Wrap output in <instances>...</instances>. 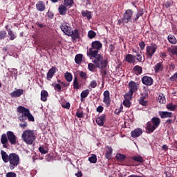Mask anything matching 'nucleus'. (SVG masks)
Masks as SVG:
<instances>
[{
  "label": "nucleus",
  "instance_id": "nucleus-17",
  "mask_svg": "<svg viewBox=\"0 0 177 177\" xmlns=\"http://www.w3.org/2000/svg\"><path fill=\"white\" fill-rule=\"evenodd\" d=\"M158 114L160 118H172L174 117V113L169 111H159Z\"/></svg>",
  "mask_w": 177,
  "mask_h": 177
},
{
  "label": "nucleus",
  "instance_id": "nucleus-18",
  "mask_svg": "<svg viewBox=\"0 0 177 177\" xmlns=\"http://www.w3.org/2000/svg\"><path fill=\"white\" fill-rule=\"evenodd\" d=\"M68 37H71L73 41H77L80 38V31L78 29H75L73 30H71V35H68Z\"/></svg>",
  "mask_w": 177,
  "mask_h": 177
},
{
  "label": "nucleus",
  "instance_id": "nucleus-64",
  "mask_svg": "<svg viewBox=\"0 0 177 177\" xmlns=\"http://www.w3.org/2000/svg\"><path fill=\"white\" fill-rule=\"evenodd\" d=\"M75 176L77 177H82V172L78 171L77 173H75Z\"/></svg>",
  "mask_w": 177,
  "mask_h": 177
},
{
  "label": "nucleus",
  "instance_id": "nucleus-60",
  "mask_svg": "<svg viewBox=\"0 0 177 177\" xmlns=\"http://www.w3.org/2000/svg\"><path fill=\"white\" fill-rule=\"evenodd\" d=\"M101 70V74L102 77H105V75H107V71H106V68L100 69Z\"/></svg>",
  "mask_w": 177,
  "mask_h": 177
},
{
  "label": "nucleus",
  "instance_id": "nucleus-16",
  "mask_svg": "<svg viewBox=\"0 0 177 177\" xmlns=\"http://www.w3.org/2000/svg\"><path fill=\"white\" fill-rule=\"evenodd\" d=\"M67 6L63 4H60L58 7V12L61 16H64L67 13L68 9H67Z\"/></svg>",
  "mask_w": 177,
  "mask_h": 177
},
{
  "label": "nucleus",
  "instance_id": "nucleus-21",
  "mask_svg": "<svg viewBox=\"0 0 177 177\" xmlns=\"http://www.w3.org/2000/svg\"><path fill=\"white\" fill-rule=\"evenodd\" d=\"M23 93H24V91L23 89L19 88L10 93V95L11 97H20Z\"/></svg>",
  "mask_w": 177,
  "mask_h": 177
},
{
  "label": "nucleus",
  "instance_id": "nucleus-6",
  "mask_svg": "<svg viewBox=\"0 0 177 177\" xmlns=\"http://www.w3.org/2000/svg\"><path fill=\"white\" fill-rule=\"evenodd\" d=\"M17 110L19 114H21L18 117L19 121L21 122H26L27 120L28 109L24 106H19L17 107Z\"/></svg>",
  "mask_w": 177,
  "mask_h": 177
},
{
  "label": "nucleus",
  "instance_id": "nucleus-26",
  "mask_svg": "<svg viewBox=\"0 0 177 177\" xmlns=\"http://www.w3.org/2000/svg\"><path fill=\"white\" fill-rule=\"evenodd\" d=\"M48 96H49V94L48 93V91H46V90H42L41 91V102H46V100H48Z\"/></svg>",
  "mask_w": 177,
  "mask_h": 177
},
{
  "label": "nucleus",
  "instance_id": "nucleus-59",
  "mask_svg": "<svg viewBox=\"0 0 177 177\" xmlns=\"http://www.w3.org/2000/svg\"><path fill=\"white\" fill-rule=\"evenodd\" d=\"M76 117H77V118H84V112H77Z\"/></svg>",
  "mask_w": 177,
  "mask_h": 177
},
{
  "label": "nucleus",
  "instance_id": "nucleus-61",
  "mask_svg": "<svg viewBox=\"0 0 177 177\" xmlns=\"http://www.w3.org/2000/svg\"><path fill=\"white\" fill-rule=\"evenodd\" d=\"M145 12H143V10H139L136 14L137 16H138L139 17H140L141 16H143V14Z\"/></svg>",
  "mask_w": 177,
  "mask_h": 177
},
{
  "label": "nucleus",
  "instance_id": "nucleus-63",
  "mask_svg": "<svg viewBox=\"0 0 177 177\" xmlns=\"http://www.w3.org/2000/svg\"><path fill=\"white\" fill-rule=\"evenodd\" d=\"M47 16H48V17H49L50 19H53V16H54L53 12L48 11V12H47Z\"/></svg>",
  "mask_w": 177,
  "mask_h": 177
},
{
  "label": "nucleus",
  "instance_id": "nucleus-56",
  "mask_svg": "<svg viewBox=\"0 0 177 177\" xmlns=\"http://www.w3.org/2000/svg\"><path fill=\"white\" fill-rule=\"evenodd\" d=\"M23 122L24 123H20L19 124V127L22 129H26V128H27V127L28 126V124L27 123V122Z\"/></svg>",
  "mask_w": 177,
  "mask_h": 177
},
{
  "label": "nucleus",
  "instance_id": "nucleus-25",
  "mask_svg": "<svg viewBox=\"0 0 177 177\" xmlns=\"http://www.w3.org/2000/svg\"><path fill=\"white\" fill-rule=\"evenodd\" d=\"M150 122H151V123L155 127H156V128H158V127H160V124H161V120L160 119V118H157V117L152 118Z\"/></svg>",
  "mask_w": 177,
  "mask_h": 177
},
{
  "label": "nucleus",
  "instance_id": "nucleus-28",
  "mask_svg": "<svg viewBox=\"0 0 177 177\" xmlns=\"http://www.w3.org/2000/svg\"><path fill=\"white\" fill-rule=\"evenodd\" d=\"M84 59V55L82 54H77L75 57V62L76 64H81L82 63V59Z\"/></svg>",
  "mask_w": 177,
  "mask_h": 177
},
{
  "label": "nucleus",
  "instance_id": "nucleus-13",
  "mask_svg": "<svg viewBox=\"0 0 177 177\" xmlns=\"http://www.w3.org/2000/svg\"><path fill=\"white\" fill-rule=\"evenodd\" d=\"M57 71V68L55 66H52L51 68L49 69L47 73V80L48 81H50L52 78H53V75Z\"/></svg>",
  "mask_w": 177,
  "mask_h": 177
},
{
  "label": "nucleus",
  "instance_id": "nucleus-49",
  "mask_svg": "<svg viewBox=\"0 0 177 177\" xmlns=\"http://www.w3.org/2000/svg\"><path fill=\"white\" fill-rule=\"evenodd\" d=\"M136 58L137 62H139V63H142V62H145V59H143V58L142 57V55L140 54H137L136 55Z\"/></svg>",
  "mask_w": 177,
  "mask_h": 177
},
{
  "label": "nucleus",
  "instance_id": "nucleus-22",
  "mask_svg": "<svg viewBox=\"0 0 177 177\" xmlns=\"http://www.w3.org/2000/svg\"><path fill=\"white\" fill-rule=\"evenodd\" d=\"M36 9L39 12H44L45 9H46V7L45 6V3L42 1H39L36 3Z\"/></svg>",
  "mask_w": 177,
  "mask_h": 177
},
{
  "label": "nucleus",
  "instance_id": "nucleus-37",
  "mask_svg": "<svg viewBox=\"0 0 177 177\" xmlns=\"http://www.w3.org/2000/svg\"><path fill=\"white\" fill-rule=\"evenodd\" d=\"M88 161L91 162V164H96L97 162V158L96 155L93 154L92 156L88 158Z\"/></svg>",
  "mask_w": 177,
  "mask_h": 177
},
{
  "label": "nucleus",
  "instance_id": "nucleus-44",
  "mask_svg": "<svg viewBox=\"0 0 177 177\" xmlns=\"http://www.w3.org/2000/svg\"><path fill=\"white\" fill-rule=\"evenodd\" d=\"M133 95V93H131V91H129L127 93H126L124 96L125 100H131L132 95Z\"/></svg>",
  "mask_w": 177,
  "mask_h": 177
},
{
  "label": "nucleus",
  "instance_id": "nucleus-8",
  "mask_svg": "<svg viewBox=\"0 0 177 177\" xmlns=\"http://www.w3.org/2000/svg\"><path fill=\"white\" fill-rule=\"evenodd\" d=\"M157 48H158V46L156 44H151L150 46H147L146 52L147 56L149 57H153V55H154V53H156L157 50Z\"/></svg>",
  "mask_w": 177,
  "mask_h": 177
},
{
  "label": "nucleus",
  "instance_id": "nucleus-32",
  "mask_svg": "<svg viewBox=\"0 0 177 177\" xmlns=\"http://www.w3.org/2000/svg\"><path fill=\"white\" fill-rule=\"evenodd\" d=\"M64 78L67 82H71L73 81V74L70 73V72H66L64 74Z\"/></svg>",
  "mask_w": 177,
  "mask_h": 177
},
{
  "label": "nucleus",
  "instance_id": "nucleus-43",
  "mask_svg": "<svg viewBox=\"0 0 177 177\" xmlns=\"http://www.w3.org/2000/svg\"><path fill=\"white\" fill-rule=\"evenodd\" d=\"M132 160H134V161H136L137 162H143V158L140 156H133Z\"/></svg>",
  "mask_w": 177,
  "mask_h": 177
},
{
  "label": "nucleus",
  "instance_id": "nucleus-46",
  "mask_svg": "<svg viewBox=\"0 0 177 177\" xmlns=\"http://www.w3.org/2000/svg\"><path fill=\"white\" fill-rule=\"evenodd\" d=\"M115 158L117 160H120V161H124V160H125L126 157H125V155H122L121 153H117L115 156Z\"/></svg>",
  "mask_w": 177,
  "mask_h": 177
},
{
  "label": "nucleus",
  "instance_id": "nucleus-20",
  "mask_svg": "<svg viewBox=\"0 0 177 177\" xmlns=\"http://www.w3.org/2000/svg\"><path fill=\"white\" fill-rule=\"evenodd\" d=\"M129 91L131 93H133L134 92H136V91H138V84H136V82L133 81H131L129 83Z\"/></svg>",
  "mask_w": 177,
  "mask_h": 177
},
{
  "label": "nucleus",
  "instance_id": "nucleus-12",
  "mask_svg": "<svg viewBox=\"0 0 177 177\" xmlns=\"http://www.w3.org/2000/svg\"><path fill=\"white\" fill-rule=\"evenodd\" d=\"M142 82L144 85H147V86H151L153 85V78L149 76H144L142 78Z\"/></svg>",
  "mask_w": 177,
  "mask_h": 177
},
{
  "label": "nucleus",
  "instance_id": "nucleus-29",
  "mask_svg": "<svg viewBox=\"0 0 177 177\" xmlns=\"http://www.w3.org/2000/svg\"><path fill=\"white\" fill-rule=\"evenodd\" d=\"M82 15L83 17H86L88 20H91V19H92V12L89 10H82Z\"/></svg>",
  "mask_w": 177,
  "mask_h": 177
},
{
  "label": "nucleus",
  "instance_id": "nucleus-35",
  "mask_svg": "<svg viewBox=\"0 0 177 177\" xmlns=\"http://www.w3.org/2000/svg\"><path fill=\"white\" fill-rule=\"evenodd\" d=\"M89 95V90L86 89L83 91L80 94L81 100L82 101L83 99H85V97H87Z\"/></svg>",
  "mask_w": 177,
  "mask_h": 177
},
{
  "label": "nucleus",
  "instance_id": "nucleus-55",
  "mask_svg": "<svg viewBox=\"0 0 177 177\" xmlns=\"http://www.w3.org/2000/svg\"><path fill=\"white\" fill-rule=\"evenodd\" d=\"M80 78H82L83 80H86L88 78V77L86 76V73H85L84 71H81L80 73Z\"/></svg>",
  "mask_w": 177,
  "mask_h": 177
},
{
  "label": "nucleus",
  "instance_id": "nucleus-42",
  "mask_svg": "<svg viewBox=\"0 0 177 177\" xmlns=\"http://www.w3.org/2000/svg\"><path fill=\"white\" fill-rule=\"evenodd\" d=\"M8 35L10 36V41H13L14 39H16V35L13 33V31H12V30L8 29Z\"/></svg>",
  "mask_w": 177,
  "mask_h": 177
},
{
  "label": "nucleus",
  "instance_id": "nucleus-33",
  "mask_svg": "<svg viewBox=\"0 0 177 177\" xmlns=\"http://www.w3.org/2000/svg\"><path fill=\"white\" fill-rule=\"evenodd\" d=\"M63 4L68 8H73L74 6V0H64Z\"/></svg>",
  "mask_w": 177,
  "mask_h": 177
},
{
  "label": "nucleus",
  "instance_id": "nucleus-14",
  "mask_svg": "<svg viewBox=\"0 0 177 177\" xmlns=\"http://www.w3.org/2000/svg\"><path fill=\"white\" fill-rule=\"evenodd\" d=\"M143 133V131L140 128L135 129L133 131L131 132V138H139Z\"/></svg>",
  "mask_w": 177,
  "mask_h": 177
},
{
  "label": "nucleus",
  "instance_id": "nucleus-57",
  "mask_svg": "<svg viewBox=\"0 0 177 177\" xmlns=\"http://www.w3.org/2000/svg\"><path fill=\"white\" fill-rule=\"evenodd\" d=\"M62 106L64 109L68 110V109H70V102L62 103Z\"/></svg>",
  "mask_w": 177,
  "mask_h": 177
},
{
  "label": "nucleus",
  "instance_id": "nucleus-31",
  "mask_svg": "<svg viewBox=\"0 0 177 177\" xmlns=\"http://www.w3.org/2000/svg\"><path fill=\"white\" fill-rule=\"evenodd\" d=\"M106 149H108V150L105 153V156H106V158L109 159L111 157V155L113 154V148H111V147L110 146H107Z\"/></svg>",
  "mask_w": 177,
  "mask_h": 177
},
{
  "label": "nucleus",
  "instance_id": "nucleus-53",
  "mask_svg": "<svg viewBox=\"0 0 177 177\" xmlns=\"http://www.w3.org/2000/svg\"><path fill=\"white\" fill-rule=\"evenodd\" d=\"M123 105L126 107H131V100H124L123 101Z\"/></svg>",
  "mask_w": 177,
  "mask_h": 177
},
{
  "label": "nucleus",
  "instance_id": "nucleus-62",
  "mask_svg": "<svg viewBox=\"0 0 177 177\" xmlns=\"http://www.w3.org/2000/svg\"><path fill=\"white\" fill-rule=\"evenodd\" d=\"M103 110H104V108H103V106H99L97 108V113H102V112H103Z\"/></svg>",
  "mask_w": 177,
  "mask_h": 177
},
{
  "label": "nucleus",
  "instance_id": "nucleus-11",
  "mask_svg": "<svg viewBox=\"0 0 177 177\" xmlns=\"http://www.w3.org/2000/svg\"><path fill=\"white\" fill-rule=\"evenodd\" d=\"M153 70L156 74H158V73H161V71H164V64L162 62H158L153 66Z\"/></svg>",
  "mask_w": 177,
  "mask_h": 177
},
{
  "label": "nucleus",
  "instance_id": "nucleus-24",
  "mask_svg": "<svg viewBox=\"0 0 177 177\" xmlns=\"http://www.w3.org/2000/svg\"><path fill=\"white\" fill-rule=\"evenodd\" d=\"M1 156L3 162L6 163L9 162V160L10 158V154L8 155V153H6V151L1 150Z\"/></svg>",
  "mask_w": 177,
  "mask_h": 177
},
{
  "label": "nucleus",
  "instance_id": "nucleus-50",
  "mask_svg": "<svg viewBox=\"0 0 177 177\" xmlns=\"http://www.w3.org/2000/svg\"><path fill=\"white\" fill-rule=\"evenodd\" d=\"M39 151H40L41 154H48V150L45 149L44 147H39Z\"/></svg>",
  "mask_w": 177,
  "mask_h": 177
},
{
  "label": "nucleus",
  "instance_id": "nucleus-7",
  "mask_svg": "<svg viewBox=\"0 0 177 177\" xmlns=\"http://www.w3.org/2000/svg\"><path fill=\"white\" fill-rule=\"evenodd\" d=\"M60 28L65 35H71V25L68 22H62L60 25Z\"/></svg>",
  "mask_w": 177,
  "mask_h": 177
},
{
  "label": "nucleus",
  "instance_id": "nucleus-45",
  "mask_svg": "<svg viewBox=\"0 0 177 177\" xmlns=\"http://www.w3.org/2000/svg\"><path fill=\"white\" fill-rule=\"evenodd\" d=\"M27 118L28 121H32L34 122L35 120L34 119V116L30 113V109H28V114H27Z\"/></svg>",
  "mask_w": 177,
  "mask_h": 177
},
{
  "label": "nucleus",
  "instance_id": "nucleus-19",
  "mask_svg": "<svg viewBox=\"0 0 177 177\" xmlns=\"http://www.w3.org/2000/svg\"><path fill=\"white\" fill-rule=\"evenodd\" d=\"M156 129H157V127L151 122H147L146 124V130L148 131L149 133L154 132Z\"/></svg>",
  "mask_w": 177,
  "mask_h": 177
},
{
  "label": "nucleus",
  "instance_id": "nucleus-52",
  "mask_svg": "<svg viewBox=\"0 0 177 177\" xmlns=\"http://www.w3.org/2000/svg\"><path fill=\"white\" fill-rule=\"evenodd\" d=\"M6 38V31L1 30L0 31V39H5Z\"/></svg>",
  "mask_w": 177,
  "mask_h": 177
},
{
  "label": "nucleus",
  "instance_id": "nucleus-23",
  "mask_svg": "<svg viewBox=\"0 0 177 177\" xmlns=\"http://www.w3.org/2000/svg\"><path fill=\"white\" fill-rule=\"evenodd\" d=\"M124 59L126 62H127V63L133 64L136 62V56L132 55L131 54H127Z\"/></svg>",
  "mask_w": 177,
  "mask_h": 177
},
{
  "label": "nucleus",
  "instance_id": "nucleus-3",
  "mask_svg": "<svg viewBox=\"0 0 177 177\" xmlns=\"http://www.w3.org/2000/svg\"><path fill=\"white\" fill-rule=\"evenodd\" d=\"M21 138L26 145H32L37 139V134L34 130H26L23 132Z\"/></svg>",
  "mask_w": 177,
  "mask_h": 177
},
{
  "label": "nucleus",
  "instance_id": "nucleus-48",
  "mask_svg": "<svg viewBox=\"0 0 177 177\" xmlns=\"http://www.w3.org/2000/svg\"><path fill=\"white\" fill-rule=\"evenodd\" d=\"M97 86V82L96 80H93L90 82L89 88H96Z\"/></svg>",
  "mask_w": 177,
  "mask_h": 177
},
{
  "label": "nucleus",
  "instance_id": "nucleus-58",
  "mask_svg": "<svg viewBox=\"0 0 177 177\" xmlns=\"http://www.w3.org/2000/svg\"><path fill=\"white\" fill-rule=\"evenodd\" d=\"M139 46L141 50H143L146 46V44L145 43V41H142L139 43Z\"/></svg>",
  "mask_w": 177,
  "mask_h": 177
},
{
  "label": "nucleus",
  "instance_id": "nucleus-47",
  "mask_svg": "<svg viewBox=\"0 0 177 177\" xmlns=\"http://www.w3.org/2000/svg\"><path fill=\"white\" fill-rule=\"evenodd\" d=\"M140 104L142 106H147V101L145 100V97H141L139 100Z\"/></svg>",
  "mask_w": 177,
  "mask_h": 177
},
{
  "label": "nucleus",
  "instance_id": "nucleus-34",
  "mask_svg": "<svg viewBox=\"0 0 177 177\" xmlns=\"http://www.w3.org/2000/svg\"><path fill=\"white\" fill-rule=\"evenodd\" d=\"M133 70L136 72L137 75L142 74V73L143 71L142 66H138V65H136V66H134Z\"/></svg>",
  "mask_w": 177,
  "mask_h": 177
},
{
  "label": "nucleus",
  "instance_id": "nucleus-4",
  "mask_svg": "<svg viewBox=\"0 0 177 177\" xmlns=\"http://www.w3.org/2000/svg\"><path fill=\"white\" fill-rule=\"evenodd\" d=\"M103 48V44L100 41H94L91 43V48L87 50V56H93L95 55H99V50H101Z\"/></svg>",
  "mask_w": 177,
  "mask_h": 177
},
{
  "label": "nucleus",
  "instance_id": "nucleus-36",
  "mask_svg": "<svg viewBox=\"0 0 177 177\" xmlns=\"http://www.w3.org/2000/svg\"><path fill=\"white\" fill-rule=\"evenodd\" d=\"M73 88L74 89H80V82L77 77H75L73 79Z\"/></svg>",
  "mask_w": 177,
  "mask_h": 177
},
{
  "label": "nucleus",
  "instance_id": "nucleus-15",
  "mask_svg": "<svg viewBox=\"0 0 177 177\" xmlns=\"http://www.w3.org/2000/svg\"><path fill=\"white\" fill-rule=\"evenodd\" d=\"M105 121H106V115L102 114L96 118L95 122L99 125V127H103L104 125Z\"/></svg>",
  "mask_w": 177,
  "mask_h": 177
},
{
  "label": "nucleus",
  "instance_id": "nucleus-5",
  "mask_svg": "<svg viewBox=\"0 0 177 177\" xmlns=\"http://www.w3.org/2000/svg\"><path fill=\"white\" fill-rule=\"evenodd\" d=\"M8 162L10 169L13 170L20 164V157L15 153H10Z\"/></svg>",
  "mask_w": 177,
  "mask_h": 177
},
{
  "label": "nucleus",
  "instance_id": "nucleus-38",
  "mask_svg": "<svg viewBox=\"0 0 177 177\" xmlns=\"http://www.w3.org/2000/svg\"><path fill=\"white\" fill-rule=\"evenodd\" d=\"M52 86H53L54 89L57 92H62V86L60 84L53 83Z\"/></svg>",
  "mask_w": 177,
  "mask_h": 177
},
{
  "label": "nucleus",
  "instance_id": "nucleus-51",
  "mask_svg": "<svg viewBox=\"0 0 177 177\" xmlns=\"http://www.w3.org/2000/svg\"><path fill=\"white\" fill-rule=\"evenodd\" d=\"M169 52H170V53H171V55H177V46H174L173 47V48H171V49H170V50H169Z\"/></svg>",
  "mask_w": 177,
  "mask_h": 177
},
{
  "label": "nucleus",
  "instance_id": "nucleus-27",
  "mask_svg": "<svg viewBox=\"0 0 177 177\" xmlns=\"http://www.w3.org/2000/svg\"><path fill=\"white\" fill-rule=\"evenodd\" d=\"M167 39L169 44H171L172 45H176L177 39L176 37L174 36V35H169L167 37Z\"/></svg>",
  "mask_w": 177,
  "mask_h": 177
},
{
  "label": "nucleus",
  "instance_id": "nucleus-1",
  "mask_svg": "<svg viewBox=\"0 0 177 177\" xmlns=\"http://www.w3.org/2000/svg\"><path fill=\"white\" fill-rule=\"evenodd\" d=\"M1 143L4 149L9 148V143L11 146H16L17 143H19L17 136L15 135V133L11 131H8L6 133H3L1 136Z\"/></svg>",
  "mask_w": 177,
  "mask_h": 177
},
{
  "label": "nucleus",
  "instance_id": "nucleus-2",
  "mask_svg": "<svg viewBox=\"0 0 177 177\" xmlns=\"http://www.w3.org/2000/svg\"><path fill=\"white\" fill-rule=\"evenodd\" d=\"M88 57H93V63H94L100 70H104L109 66V59L107 58H103V55L95 54L94 55H90Z\"/></svg>",
  "mask_w": 177,
  "mask_h": 177
},
{
  "label": "nucleus",
  "instance_id": "nucleus-30",
  "mask_svg": "<svg viewBox=\"0 0 177 177\" xmlns=\"http://www.w3.org/2000/svg\"><path fill=\"white\" fill-rule=\"evenodd\" d=\"M158 101L162 104H165V103H167L165 95H164V94H160L158 97Z\"/></svg>",
  "mask_w": 177,
  "mask_h": 177
},
{
  "label": "nucleus",
  "instance_id": "nucleus-40",
  "mask_svg": "<svg viewBox=\"0 0 177 177\" xmlns=\"http://www.w3.org/2000/svg\"><path fill=\"white\" fill-rule=\"evenodd\" d=\"M88 37L89 38V39H93V38L96 37V33L95 31L93 30H89L88 32Z\"/></svg>",
  "mask_w": 177,
  "mask_h": 177
},
{
  "label": "nucleus",
  "instance_id": "nucleus-10",
  "mask_svg": "<svg viewBox=\"0 0 177 177\" xmlns=\"http://www.w3.org/2000/svg\"><path fill=\"white\" fill-rule=\"evenodd\" d=\"M103 102L106 105V107H109V106H110V103H111V100L110 99V91H109L108 90L105 91L103 93Z\"/></svg>",
  "mask_w": 177,
  "mask_h": 177
},
{
  "label": "nucleus",
  "instance_id": "nucleus-9",
  "mask_svg": "<svg viewBox=\"0 0 177 177\" xmlns=\"http://www.w3.org/2000/svg\"><path fill=\"white\" fill-rule=\"evenodd\" d=\"M132 16H133V12L132 10H126L123 15V18H122V23H129L132 19Z\"/></svg>",
  "mask_w": 177,
  "mask_h": 177
},
{
  "label": "nucleus",
  "instance_id": "nucleus-54",
  "mask_svg": "<svg viewBox=\"0 0 177 177\" xmlns=\"http://www.w3.org/2000/svg\"><path fill=\"white\" fill-rule=\"evenodd\" d=\"M6 177H17V174H16V173L15 172H8L6 174Z\"/></svg>",
  "mask_w": 177,
  "mask_h": 177
},
{
  "label": "nucleus",
  "instance_id": "nucleus-41",
  "mask_svg": "<svg viewBox=\"0 0 177 177\" xmlns=\"http://www.w3.org/2000/svg\"><path fill=\"white\" fill-rule=\"evenodd\" d=\"M88 68L89 71H91L92 73H93V71H95V70L96 69V64H95L94 63H88Z\"/></svg>",
  "mask_w": 177,
  "mask_h": 177
},
{
  "label": "nucleus",
  "instance_id": "nucleus-39",
  "mask_svg": "<svg viewBox=\"0 0 177 177\" xmlns=\"http://www.w3.org/2000/svg\"><path fill=\"white\" fill-rule=\"evenodd\" d=\"M166 107L167 110H169L170 111H175L177 106L176 104H172V103H169L167 105Z\"/></svg>",
  "mask_w": 177,
  "mask_h": 177
}]
</instances>
